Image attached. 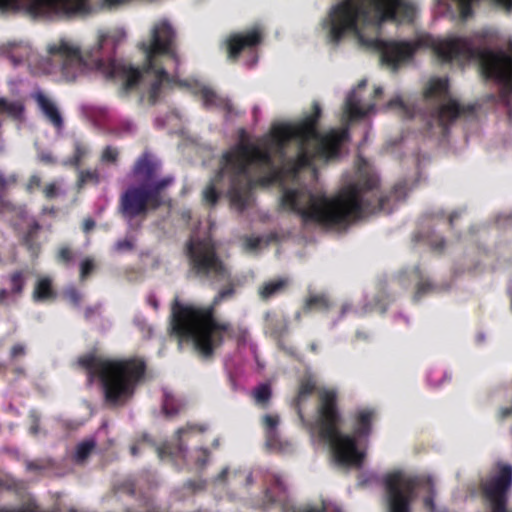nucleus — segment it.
Instances as JSON below:
<instances>
[{
    "instance_id": "obj_1",
    "label": "nucleus",
    "mask_w": 512,
    "mask_h": 512,
    "mask_svg": "<svg viewBox=\"0 0 512 512\" xmlns=\"http://www.w3.org/2000/svg\"><path fill=\"white\" fill-rule=\"evenodd\" d=\"M417 8L411 0H342L333 5L328 15L329 39L338 44L348 34H354L362 46L376 50L383 63L393 69L410 60L420 47H431L442 63L453 60H477L483 76L500 86L502 98V50L494 51L478 36L454 37L435 41L421 37L411 41H386L379 37L366 38L362 28L375 30L387 21L412 23Z\"/></svg>"
},
{
    "instance_id": "obj_2",
    "label": "nucleus",
    "mask_w": 512,
    "mask_h": 512,
    "mask_svg": "<svg viewBox=\"0 0 512 512\" xmlns=\"http://www.w3.org/2000/svg\"><path fill=\"white\" fill-rule=\"evenodd\" d=\"M321 116L320 104L313 102L311 113L299 121L274 125L264 148L241 143L222 155L221 175L225 171L229 172L228 196L234 207L242 212L249 205L254 186V181L249 176V166L256 164L276 168L273 153L283 156L292 139L298 142L297 154L285 163V171L292 177H296L304 169H311L316 175L315 162L328 163L339 158L343 143L349 139V131L347 128L333 129L321 134L318 130Z\"/></svg>"
},
{
    "instance_id": "obj_3",
    "label": "nucleus",
    "mask_w": 512,
    "mask_h": 512,
    "mask_svg": "<svg viewBox=\"0 0 512 512\" xmlns=\"http://www.w3.org/2000/svg\"><path fill=\"white\" fill-rule=\"evenodd\" d=\"M175 37V31L167 21L157 23L151 31L150 42L140 44V49L146 56L142 69L115 59L114 40L111 41L110 51L105 53L104 48L109 42L106 33H99L96 44L85 51L61 38L47 45L48 55L40 60V68L47 74L59 72L66 81H74L87 70L97 71L108 79L121 80L125 92L136 89L144 77L153 75L147 93L149 104L155 105L161 97L164 84L187 86L186 81H178L169 76L159 61L160 56L167 57L178 68L180 61L175 49Z\"/></svg>"
},
{
    "instance_id": "obj_4",
    "label": "nucleus",
    "mask_w": 512,
    "mask_h": 512,
    "mask_svg": "<svg viewBox=\"0 0 512 512\" xmlns=\"http://www.w3.org/2000/svg\"><path fill=\"white\" fill-rule=\"evenodd\" d=\"M407 196L405 182L396 183L389 193L380 191V179L374 172L358 169L355 179L334 195L312 193L305 189L285 188L280 199L283 210L296 213L304 224L314 223L329 229H344L368 214L390 213L391 201Z\"/></svg>"
},
{
    "instance_id": "obj_5",
    "label": "nucleus",
    "mask_w": 512,
    "mask_h": 512,
    "mask_svg": "<svg viewBox=\"0 0 512 512\" xmlns=\"http://www.w3.org/2000/svg\"><path fill=\"white\" fill-rule=\"evenodd\" d=\"M234 294V285L230 283L207 306L185 304L175 297L171 303V334L180 342L192 343L195 351L205 359L214 356L225 338L244 342L247 335L245 329H236L230 322L219 321L216 317V308L223 301L233 298Z\"/></svg>"
},
{
    "instance_id": "obj_6",
    "label": "nucleus",
    "mask_w": 512,
    "mask_h": 512,
    "mask_svg": "<svg viewBox=\"0 0 512 512\" xmlns=\"http://www.w3.org/2000/svg\"><path fill=\"white\" fill-rule=\"evenodd\" d=\"M317 425L319 437L330 445L335 462L343 467L360 468L365 453L357 446L358 438H367L372 432L375 418L373 409H359L353 414V433L345 434L339 429L342 416L338 407V396L334 390L319 393Z\"/></svg>"
},
{
    "instance_id": "obj_7",
    "label": "nucleus",
    "mask_w": 512,
    "mask_h": 512,
    "mask_svg": "<svg viewBox=\"0 0 512 512\" xmlns=\"http://www.w3.org/2000/svg\"><path fill=\"white\" fill-rule=\"evenodd\" d=\"M77 362L86 371L89 385L95 379L101 382L105 402L111 406H122L133 397L147 369L139 357L111 360L89 353Z\"/></svg>"
},
{
    "instance_id": "obj_8",
    "label": "nucleus",
    "mask_w": 512,
    "mask_h": 512,
    "mask_svg": "<svg viewBox=\"0 0 512 512\" xmlns=\"http://www.w3.org/2000/svg\"><path fill=\"white\" fill-rule=\"evenodd\" d=\"M158 164L148 152L143 153L133 166V174L142 180L130 185L119 197L118 210L129 224L134 220H145L150 211L166 205L169 199L166 190L174 183L173 176L156 179Z\"/></svg>"
},
{
    "instance_id": "obj_9",
    "label": "nucleus",
    "mask_w": 512,
    "mask_h": 512,
    "mask_svg": "<svg viewBox=\"0 0 512 512\" xmlns=\"http://www.w3.org/2000/svg\"><path fill=\"white\" fill-rule=\"evenodd\" d=\"M382 483L386 512H412L417 490L424 488L430 494H433L434 488L432 477L425 475L412 476L401 470L386 473L383 476ZM423 502L427 509H434L433 495L426 496Z\"/></svg>"
},
{
    "instance_id": "obj_10",
    "label": "nucleus",
    "mask_w": 512,
    "mask_h": 512,
    "mask_svg": "<svg viewBox=\"0 0 512 512\" xmlns=\"http://www.w3.org/2000/svg\"><path fill=\"white\" fill-rule=\"evenodd\" d=\"M189 271L194 277L206 281H220L230 273L210 239H190L186 244Z\"/></svg>"
},
{
    "instance_id": "obj_11",
    "label": "nucleus",
    "mask_w": 512,
    "mask_h": 512,
    "mask_svg": "<svg viewBox=\"0 0 512 512\" xmlns=\"http://www.w3.org/2000/svg\"><path fill=\"white\" fill-rule=\"evenodd\" d=\"M25 9L34 16L72 17L90 11L89 0H0V10Z\"/></svg>"
},
{
    "instance_id": "obj_12",
    "label": "nucleus",
    "mask_w": 512,
    "mask_h": 512,
    "mask_svg": "<svg viewBox=\"0 0 512 512\" xmlns=\"http://www.w3.org/2000/svg\"><path fill=\"white\" fill-rule=\"evenodd\" d=\"M479 487L491 512H512V507H508L512 489V464L497 462L495 472L483 479Z\"/></svg>"
},
{
    "instance_id": "obj_13",
    "label": "nucleus",
    "mask_w": 512,
    "mask_h": 512,
    "mask_svg": "<svg viewBox=\"0 0 512 512\" xmlns=\"http://www.w3.org/2000/svg\"><path fill=\"white\" fill-rule=\"evenodd\" d=\"M261 41L262 35L257 29L231 35L226 41L228 58L236 61L244 50L256 47Z\"/></svg>"
},
{
    "instance_id": "obj_14",
    "label": "nucleus",
    "mask_w": 512,
    "mask_h": 512,
    "mask_svg": "<svg viewBox=\"0 0 512 512\" xmlns=\"http://www.w3.org/2000/svg\"><path fill=\"white\" fill-rule=\"evenodd\" d=\"M473 112V105L463 106L455 99H449L446 103L438 105L435 110V117L439 125L445 127L459 116L472 114Z\"/></svg>"
},
{
    "instance_id": "obj_15",
    "label": "nucleus",
    "mask_w": 512,
    "mask_h": 512,
    "mask_svg": "<svg viewBox=\"0 0 512 512\" xmlns=\"http://www.w3.org/2000/svg\"><path fill=\"white\" fill-rule=\"evenodd\" d=\"M36 101L38 108L44 115L45 119L57 130L64 128V119L56 106L43 92L37 91L32 95Z\"/></svg>"
},
{
    "instance_id": "obj_16",
    "label": "nucleus",
    "mask_w": 512,
    "mask_h": 512,
    "mask_svg": "<svg viewBox=\"0 0 512 512\" xmlns=\"http://www.w3.org/2000/svg\"><path fill=\"white\" fill-rule=\"evenodd\" d=\"M375 108V104L371 103L366 106L361 105V99L357 95V91L353 90L346 99L344 112L350 120H357L367 116Z\"/></svg>"
},
{
    "instance_id": "obj_17",
    "label": "nucleus",
    "mask_w": 512,
    "mask_h": 512,
    "mask_svg": "<svg viewBox=\"0 0 512 512\" xmlns=\"http://www.w3.org/2000/svg\"><path fill=\"white\" fill-rule=\"evenodd\" d=\"M289 286L288 278H277L264 282L258 290L259 297L263 301L276 297L286 291Z\"/></svg>"
},
{
    "instance_id": "obj_18",
    "label": "nucleus",
    "mask_w": 512,
    "mask_h": 512,
    "mask_svg": "<svg viewBox=\"0 0 512 512\" xmlns=\"http://www.w3.org/2000/svg\"><path fill=\"white\" fill-rule=\"evenodd\" d=\"M449 80L447 78H432L425 90L424 98L426 100H441L448 95Z\"/></svg>"
},
{
    "instance_id": "obj_19",
    "label": "nucleus",
    "mask_w": 512,
    "mask_h": 512,
    "mask_svg": "<svg viewBox=\"0 0 512 512\" xmlns=\"http://www.w3.org/2000/svg\"><path fill=\"white\" fill-rule=\"evenodd\" d=\"M199 93L206 108L216 107L231 112L232 104L230 100L218 95L211 88L203 87Z\"/></svg>"
},
{
    "instance_id": "obj_20",
    "label": "nucleus",
    "mask_w": 512,
    "mask_h": 512,
    "mask_svg": "<svg viewBox=\"0 0 512 512\" xmlns=\"http://www.w3.org/2000/svg\"><path fill=\"white\" fill-rule=\"evenodd\" d=\"M32 296L35 302L55 300L57 293L53 288L52 280L49 277H42L38 279L35 283Z\"/></svg>"
},
{
    "instance_id": "obj_21",
    "label": "nucleus",
    "mask_w": 512,
    "mask_h": 512,
    "mask_svg": "<svg viewBox=\"0 0 512 512\" xmlns=\"http://www.w3.org/2000/svg\"><path fill=\"white\" fill-rule=\"evenodd\" d=\"M222 172V159L220 160V167L215 177L211 180V182L206 186L203 191V200L209 204L210 206L216 205L219 200L220 193L217 190V186L223 180L224 177H228L230 179V175L228 171Z\"/></svg>"
},
{
    "instance_id": "obj_22",
    "label": "nucleus",
    "mask_w": 512,
    "mask_h": 512,
    "mask_svg": "<svg viewBox=\"0 0 512 512\" xmlns=\"http://www.w3.org/2000/svg\"><path fill=\"white\" fill-rule=\"evenodd\" d=\"M332 306L331 301L325 294H311L303 304L302 311L304 314L317 312H327Z\"/></svg>"
},
{
    "instance_id": "obj_23",
    "label": "nucleus",
    "mask_w": 512,
    "mask_h": 512,
    "mask_svg": "<svg viewBox=\"0 0 512 512\" xmlns=\"http://www.w3.org/2000/svg\"><path fill=\"white\" fill-rule=\"evenodd\" d=\"M315 389L316 384L312 379L306 378L301 380L297 396L294 399L295 409L297 410V413L301 418H303L302 403L305 402L307 398L314 393Z\"/></svg>"
},
{
    "instance_id": "obj_24",
    "label": "nucleus",
    "mask_w": 512,
    "mask_h": 512,
    "mask_svg": "<svg viewBox=\"0 0 512 512\" xmlns=\"http://www.w3.org/2000/svg\"><path fill=\"white\" fill-rule=\"evenodd\" d=\"M25 112V106L21 101H9L8 99L0 98V114L7 115L13 120L21 121Z\"/></svg>"
},
{
    "instance_id": "obj_25",
    "label": "nucleus",
    "mask_w": 512,
    "mask_h": 512,
    "mask_svg": "<svg viewBox=\"0 0 512 512\" xmlns=\"http://www.w3.org/2000/svg\"><path fill=\"white\" fill-rule=\"evenodd\" d=\"M102 180L98 169H79L77 173L76 187L78 190L84 189L88 185L97 186Z\"/></svg>"
},
{
    "instance_id": "obj_26",
    "label": "nucleus",
    "mask_w": 512,
    "mask_h": 512,
    "mask_svg": "<svg viewBox=\"0 0 512 512\" xmlns=\"http://www.w3.org/2000/svg\"><path fill=\"white\" fill-rule=\"evenodd\" d=\"M9 58L15 65H18L24 62L32 64L36 61L37 56L30 46L19 45L11 49L9 52Z\"/></svg>"
},
{
    "instance_id": "obj_27",
    "label": "nucleus",
    "mask_w": 512,
    "mask_h": 512,
    "mask_svg": "<svg viewBox=\"0 0 512 512\" xmlns=\"http://www.w3.org/2000/svg\"><path fill=\"white\" fill-rule=\"evenodd\" d=\"M89 154V147L80 140L73 143V155L63 161L64 166L79 168Z\"/></svg>"
},
{
    "instance_id": "obj_28",
    "label": "nucleus",
    "mask_w": 512,
    "mask_h": 512,
    "mask_svg": "<svg viewBox=\"0 0 512 512\" xmlns=\"http://www.w3.org/2000/svg\"><path fill=\"white\" fill-rule=\"evenodd\" d=\"M279 424V417L277 415H264L262 418V425L265 430L266 442L270 447H276L278 444L277 426Z\"/></svg>"
},
{
    "instance_id": "obj_29",
    "label": "nucleus",
    "mask_w": 512,
    "mask_h": 512,
    "mask_svg": "<svg viewBox=\"0 0 512 512\" xmlns=\"http://www.w3.org/2000/svg\"><path fill=\"white\" fill-rule=\"evenodd\" d=\"M185 404L176 399L172 394L164 393L162 402V411L166 417H174L179 415L184 410Z\"/></svg>"
},
{
    "instance_id": "obj_30",
    "label": "nucleus",
    "mask_w": 512,
    "mask_h": 512,
    "mask_svg": "<svg viewBox=\"0 0 512 512\" xmlns=\"http://www.w3.org/2000/svg\"><path fill=\"white\" fill-rule=\"evenodd\" d=\"M292 512H342V510L336 505L321 501L319 505L304 504L294 507Z\"/></svg>"
},
{
    "instance_id": "obj_31",
    "label": "nucleus",
    "mask_w": 512,
    "mask_h": 512,
    "mask_svg": "<svg viewBox=\"0 0 512 512\" xmlns=\"http://www.w3.org/2000/svg\"><path fill=\"white\" fill-rule=\"evenodd\" d=\"M95 447L96 443L94 440H85L80 442L75 448L73 457L74 461L78 464L85 462Z\"/></svg>"
},
{
    "instance_id": "obj_32",
    "label": "nucleus",
    "mask_w": 512,
    "mask_h": 512,
    "mask_svg": "<svg viewBox=\"0 0 512 512\" xmlns=\"http://www.w3.org/2000/svg\"><path fill=\"white\" fill-rule=\"evenodd\" d=\"M10 292L13 295L20 296L25 287L26 276L24 271L16 270L9 275Z\"/></svg>"
},
{
    "instance_id": "obj_33",
    "label": "nucleus",
    "mask_w": 512,
    "mask_h": 512,
    "mask_svg": "<svg viewBox=\"0 0 512 512\" xmlns=\"http://www.w3.org/2000/svg\"><path fill=\"white\" fill-rule=\"evenodd\" d=\"M97 264L91 257L84 258L79 265V280L85 282L96 270Z\"/></svg>"
},
{
    "instance_id": "obj_34",
    "label": "nucleus",
    "mask_w": 512,
    "mask_h": 512,
    "mask_svg": "<svg viewBox=\"0 0 512 512\" xmlns=\"http://www.w3.org/2000/svg\"><path fill=\"white\" fill-rule=\"evenodd\" d=\"M56 261L65 267H69L75 260V252L67 245H62L56 253Z\"/></svg>"
},
{
    "instance_id": "obj_35",
    "label": "nucleus",
    "mask_w": 512,
    "mask_h": 512,
    "mask_svg": "<svg viewBox=\"0 0 512 512\" xmlns=\"http://www.w3.org/2000/svg\"><path fill=\"white\" fill-rule=\"evenodd\" d=\"M272 396L271 388L268 384H261L254 390V399L257 404L266 406Z\"/></svg>"
},
{
    "instance_id": "obj_36",
    "label": "nucleus",
    "mask_w": 512,
    "mask_h": 512,
    "mask_svg": "<svg viewBox=\"0 0 512 512\" xmlns=\"http://www.w3.org/2000/svg\"><path fill=\"white\" fill-rule=\"evenodd\" d=\"M206 430L207 426L204 424L187 423L176 430L175 436L178 441H181L182 437L188 433H204Z\"/></svg>"
},
{
    "instance_id": "obj_37",
    "label": "nucleus",
    "mask_w": 512,
    "mask_h": 512,
    "mask_svg": "<svg viewBox=\"0 0 512 512\" xmlns=\"http://www.w3.org/2000/svg\"><path fill=\"white\" fill-rule=\"evenodd\" d=\"M434 285L428 280L420 277L419 282L416 285V291L414 294V301H419L423 296L432 292Z\"/></svg>"
},
{
    "instance_id": "obj_38",
    "label": "nucleus",
    "mask_w": 512,
    "mask_h": 512,
    "mask_svg": "<svg viewBox=\"0 0 512 512\" xmlns=\"http://www.w3.org/2000/svg\"><path fill=\"white\" fill-rule=\"evenodd\" d=\"M269 173L258 178L255 183L261 186L270 185L280 179V171L277 168H269Z\"/></svg>"
},
{
    "instance_id": "obj_39",
    "label": "nucleus",
    "mask_w": 512,
    "mask_h": 512,
    "mask_svg": "<svg viewBox=\"0 0 512 512\" xmlns=\"http://www.w3.org/2000/svg\"><path fill=\"white\" fill-rule=\"evenodd\" d=\"M119 157V151L117 148L112 146H106L102 153L100 160L103 163H116Z\"/></svg>"
},
{
    "instance_id": "obj_40",
    "label": "nucleus",
    "mask_w": 512,
    "mask_h": 512,
    "mask_svg": "<svg viewBox=\"0 0 512 512\" xmlns=\"http://www.w3.org/2000/svg\"><path fill=\"white\" fill-rule=\"evenodd\" d=\"M134 248V239L129 237L119 239L114 244V250L118 253L131 252Z\"/></svg>"
},
{
    "instance_id": "obj_41",
    "label": "nucleus",
    "mask_w": 512,
    "mask_h": 512,
    "mask_svg": "<svg viewBox=\"0 0 512 512\" xmlns=\"http://www.w3.org/2000/svg\"><path fill=\"white\" fill-rule=\"evenodd\" d=\"M65 298L74 306H79L82 300L81 292L75 287H70L64 292Z\"/></svg>"
},
{
    "instance_id": "obj_42",
    "label": "nucleus",
    "mask_w": 512,
    "mask_h": 512,
    "mask_svg": "<svg viewBox=\"0 0 512 512\" xmlns=\"http://www.w3.org/2000/svg\"><path fill=\"white\" fill-rule=\"evenodd\" d=\"M459 5L460 15L463 19H467L473 13L472 4L475 0H456Z\"/></svg>"
},
{
    "instance_id": "obj_43",
    "label": "nucleus",
    "mask_w": 512,
    "mask_h": 512,
    "mask_svg": "<svg viewBox=\"0 0 512 512\" xmlns=\"http://www.w3.org/2000/svg\"><path fill=\"white\" fill-rule=\"evenodd\" d=\"M184 488L190 490L193 493L203 491L206 488V481L202 479L188 480L184 483Z\"/></svg>"
},
{
    "instance_id": "obj_44",
    "label": "nucleus",
    "mask_w": 512,
    "mask_h": 512,
    "mask_svg": "<svg viewBox=\"0 0 512 512\" xmlns=\"http://www.w3.org/2000/svg\"><path fill=\"white\" fill-rule=\"evenodd\" d=\"M26 355V346L23 343L14 344L9 352V357L12 361H15L19 357Z\"/></svg>"
},
{
    "instance_id": "obj_45",
    "label": "nucleus",
    "mask_w": 512,
    "mask_h": 512,
    "mask_svg": "<svg viewBox=\"0 0 512 512\" xmlns=\"http://www.w3.org/2000/svg\"><path fill=\"white\" fill-rule=\"evenodd\" d=\"M387 107L391 108V109H399L404 112H406V110H407L404 101L400 97H395V98L389 100Z\"/></svg>"
},
{
    "instance_id": "obj_46",
    "label": "nucleus",
    "mask_w": 512,
    "mask_h": 512,
    "mask_svg": "<svg viewBox=\"0 0 512 512\" xmlns=\"http://www.w3.org/2000/svg\"><path fill=\"white\" fill-rule=\"evenodd\" d=\"M47 467L42 461L40 460H34V461H27L26 462V468L29 471H41L44 470Z\"/></svg>"
},
{
    "instance_id": "obj_47",
    "label": "nucleus",
    "mask_w": 512,
    "mask_h": 512,
    "mask_svg": "<svg viewBox=\"0 0 512 512\" xmlns=\"http://www.w3.org/2000/svg\"><path fill=\"white\" fill-rule=\"evenodd\" d=\"M41 226L37 221H34L32 224L29 225L28 230L24 237L28 238H36L38 231L40 230Z\"/></svg>"
},
{
    "instance_id": "obj_48",
    "label": "nucleus",
    "mask_w": 512,
    "mask_h": 512,
    "mask_svg": "<svg viewBox=\"0 0 512 512\" xmlns=\"http://www.w3.org/2000/svg\"><path fill=\"white\" fill-rule=\"evenodd\" d=\"M23 244L32 253H37L38 250H39V245L35 242V238L24 237L23 238Z\"/></svg>"
},
{
    "instance_id": "obj_49",
    "label": "nucleus",
    "mask_w": 512,
    "mask_h": 512,
    "mask_svg": "<svg viewBox=\"0 0 512 512\" xmlns=\"http://www.w3.org/2000/svg\"><path fill=\"white\" fill-rule=\"evenodd\" d=\"M100 309H101V305L100 304H97V305H94V306H88L84 310V317L86 319H90L93 315L99 313Z\"/></svg>"
},
{
    "instance_id": "obj_50",
    "label": "nucleus",
    "mask_w": 512,
    "mask_h": 512,
    "mask_svg": "<svg viewBox=\"0 0 512 512\" xmlns=\"http://www.w3.org/2000/svg\"><path fill=\"white\" fill-rule=\"evenodd\" d=\"M16 181L17 179L14 175L7 178L2 173H0V189L3 190L7 187V185L14 184Z\"/></svg>"
},
{
    "instance_id": "obj_51",
    "label": "nucleus",
    "mask_w": 512,
    "mask_h": 512,
    "mask_svg": "<svg viewBox=\"0 0 512 512\" xmlns=\"http://www.w3.org/2000/svg\"><path fill=\"white\" fill-rule=\"evenodd\" d=\"M44 194L47 198L51 199L57 195V187L54 183H50L46 185L44 189Z\"/></svg>"
},
{
    "instance_id": "obj_52",
    "label": "nucleus",
    "mask_w": 512,
    "mask_h": 512,
    "mask_svg": "<svg viewBox=\"0 0 512 512\" xmlns=\"http://www.w3.org/2000/svg\"><path fill=\"white\" fill-rule=\"evenodd\" d=\"M40 160L45 163V164H49V165H54L56 164V159L55 157L51 154V153H41L40 155Z\"/></svg>"
},
{
    "instance_id": "obj_53",
    "label": "nucleus",
    "mask_w": 512,
    "mask_h": 512,
    "mask_svg": "<svg viewBox=\"0 0 512 512\" xmlns=\"http://www.w3.org/2000/svg\"><path fill=\"white\" fill-rule=\"evenodd\" d=\"M95 227V221L92 218H86L83 221L82 229L85 233H89Z\"/></svg>"
},
{
    "instance_id": "obj_54",
    "label": "nucleus",
    "mask_w": 512,
    "mask_h": 512,
    "mask_svg": "<svg viewBox=\"0 0 512 512\" xmlns=\"http://www.w3.org/2000/svg\"><path fill=\"white\" fill-rule=\"evenodd\" d=\"M11 295V292L7 289H0V305L8 304V297Z\"/></svg>"
},
{
    "instance_id": "obj_55",
    "label": "nucleus",
    "mask_w": 512,
    "mask_h": 512,
    "mask_svg": "<svg viewBox=\"0 0 512 512\" xmlns=\"http://www.w3.org/2000/svg\"><path fill=\"white\" fill-rule=\"evenodd\" d=\"M496 3L508 12L512 10V0H496Z\"/></svg>"
},
{
    "instance_id": "obj_56",
    "label": "nucleus",
    "mask_w": 512,
    "mask_h": 512,
    "mask_svg": "<svg viewBox=\"0 0 512 512\" xmlns=\"http://www.w3.org/2000/svg\"><path fill=\"white\" fill-rule=\"evenodd\" d=\"M12 373L16 375L17 377H25L26 376V370L22 366H15L12 369Z\"/></svg>"
},
{
    "instance_id": "obj_57",
    "label": "nucleus",
    "mask_w": 512,
    "mask_h": 512,
    "mask_svg": "<svg viewBox=\"0 0 512 512\" xmlns=\"http://www.w3.org/2000/svg\"><path fill=\"white\" fill-rule=\"evenodd\" d=\"M147 302L150 306H152L154 308V310H158L159 302L155 295H149L147 298Z\"/></svg>"
},
{
    "instance_id": "obj_58",
    "label": "nucleus",
    "mask_w": 512,
    "mask_h": 512,
    "mask_svg": "<svg viewBox=\"0 0 512 512\" xmlns=\"http://www.w3.org/2000/svg\"><path fill=\"white\" fill-rule=\"evenodd\" d=\"M260 244V239L259 238H248L247 239V246L251 249H255L259 246Z\"/></svg>"
},
{
    "instance_id": "obj_59",
    "label": "nucleus",
    "mask_w": 512,
    "mask_h": 512,
    "mask_svg": "<svg viewBox=\"0 0 512 512\" xmlns=\"http://www.w3.org/2000/svg\"><path fill=\"white\" fill-rule=\"evenodd\" d=\"M127 0H104V4L108 7H115L119 4L126 2Z\"/></svg>"
},
{
    "instance_id": "obj_60",
    "label": "nucleus",
    "mask_w": 512,
    "mask_h": 512,
    "mask_svg": "<svg viewBox=\"0 0 512 512\" xmlns=\"http://www.w3.org/2000/svg\"><path fill=\"white\" fill-rule=\"evenodd\" d=\"M445 247V240L443 238H441L440 240L436 241L434 244H433V249L434 250H438V251H441L443 250Z\"/></svg>"
},
{
    "instance_id": "obj_61",
    "label": "nucleus",
    "mask_w": 512,
    "mask_h": 512,
    "mask_svg": "<svg viewBox=\"0 0 512 512\" xmlns=\"http://www.w3.org/2000/svg\"><path fill=\"white\" fill-rule=\"evenodd\" d=\"M460 217L459 212H452L449 216V225L453 227L454 221Z\"/></svg>"
},
{
    "instance_id": "obj_62",
    "label": "nucleus",
    "mask_w": 512,
    "mask_h": 512,
    "mask_svg": "<svg viewBox=\"0 0 512 512\" xmlns=\"http://www.w3.org/2000/svg\"><path fill=\"white\" fill-rule=\"evenodd\" d=\"M350 310H351L350 304H343L341 307V317H343Z\"/></svg>"
},
{
    "instance_id": "obj_63",
    "label": "nucleus",
    "mask_w": 512,
    "mask_h": 512,
    "mask_svg": "<svg viewBox=\"0 0 512 512\" xmlns=\"http://www.w3.org/2000/svg\"><path fill=\"white\" fill-rule=\"evenodd\" d=\"M227 475H228V469H227V468H225V469H223V470L219 473L218 478H219L220 480H225V479H226V477H227Z\"/></svg>"
},
{
    "instance_id": "obj_64",
    "label": "nucleus",
    "mask_w": 512,
    "mask_h": 512,
    "mask_svg": "<svg viewBox=\"0 0 512 512\" xmlns=\"http://www.w3.org/2000/svg\"><path fill=\"white\" fill-rule=\"evenodd\" d=\"M382 93H383V90H382V88H381V87H376V88L374 89V97H375V98H377V97H379L380 95H382Z\"/></svg>"
}]
</instances>
